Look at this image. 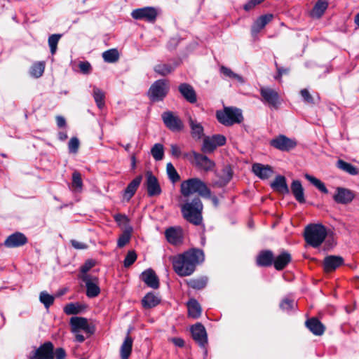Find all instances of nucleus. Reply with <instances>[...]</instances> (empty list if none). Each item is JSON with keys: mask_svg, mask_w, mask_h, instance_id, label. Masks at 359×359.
I'll return each instance as SVG.
<instances>
[{"mask_svg": "<svg viewBox=\"0 0 359 359\" xmlns=\"http://www.w3.org/2000/svg\"><path fill=\"white\" fill-rule=\"evenodd\" d=\"M131 16L135 20L154 22L157 16L156 10L153 7H144L133 10Z\"/></svg>", "mask_w": 359, "mask_h": 359, "instance_id": "14", "label": "nucleus"}, {"mask_svg": "<svg viewBox=\"0 0 359 359\" xmlns=\"http://www.w3.org/2000/svg\"><path fill=\"white\" fill-rule=\"evenodd\" d=\"M133 343V339L128 334L121 346L120 355L121 359H128L132 351Z\"/></svg>", "mask_w": 359, "mask_h": 359, "instance_id": "33", "label": "nucleus"}, {"mask_svg": "<svg viewBox=\"0 0 359 359\" xmlns=\"http://www.w3.org/2000/svg\"><path fill=\"white\" fill-rule=\"evenodd\" d=\"M160 303V299L158 296L153 293H148L142 300V304L144 308H152L157 306Z\"/></svg>", "mask_w": 359, "mask_h": 359, "instance_id": "37", "label": "nucleus"}, {"mask_svg": "<svg viewBox=\"0 0 359 359\" xmlns=\"http://www.w3.org/2000/svg\"><path fill=\"white\" fill-rule=\"evenodd\" d=\"M45 69V63L43 62H38L34 63L30 69V74L35 78H39L42 76Z\"/></svg>", "mask_w": 359, "mask_h": 359, "instance_id": "41", "label": "nucleus"}, {"mask_svg": "<svg viewBox=\"0 0 359 359\" xmlns=\"http://www.w3.org/2000/svg\"><path fill=\"white\" fill-rule=\"evenodd\" d=\"M67 353L63 348H57L54 351V358L55 359H65Z\"/></svg>", "mask_w": 359, "mask_h": 359, "instance_id": "58", "label": "nucleus"}, {"mask_svg": "<svg viewBox=\"0 0 359 359\" xmlns=\"http://www.w3.org/2000/svg\"><path fill=\"white\" fill-rule=\"evenodd\" d=\"M344 262V259L340 256L330 255L325 258L323 262L324 270L326 272L334 271L337 267L341 266Z\"/></svg>", "mask_w": 359, "mask_h": 359, "instance_id": "22", "label": "nucleus"}, {"mask_svg": "<svg viewBox=\"0 0 359 359\" xmlns=\"http://www.w3.org/2000/svg\"><path fill=\"white\" fill-rule=\"evenodd\" d=\"M273 16L272 14H266L258 18L254 22L251 32L253 36L257 34L269 22Z\"/></svg>", "mask_w": 359, "mask_h": 359, "instance_id": "24", "label": "nucleus"}, {"mask_svg": "<svg viewBox=\"0 0 359 359\" xmlns=\"http://www.w3.org/2000/svg\"><path fill=\"white\" fill-rule=\"evenodd\" d=\"M300 94L302 97H303L304 100L308 103H313V99L312 96L311 95L310 93L306 89H302L300 91Z\"/></svg>", "mask_w": 359, "mask_h": 359, "instance_id": "57", "label": "nucleus"}, {"mask_svg": "<svg viewBox=\"0 0 359 359\" xmlns=\"http://www.w3.org/2000/svg\"><path fill=\"white\" fill-rule=\"evenodd\" d=\"M305 178L309 181L312 184H313L317 189H318L320 191L327 194L328 190L325 187V184L318 179L316 178L315 177L310 175L309 174H306Z\"/></svg>", "mask_w": 359, "mask_h": 359, "instance_id": "43", "label": "nucleus"}, {"mask_svg": "<svg viewBox=\"0 0 359 359\" xmlns=\"http://www.w3.org/2000/svg\"><path fill=\"white\" fill-rule=\"evenodd\" d=\"M56 121L57 126L60 128L64 127L66 125V121L62 116H57Z\"/></svg>", "mask_w": 359, "mask_h": 359, "instance_id": "64", "label": "nucleus"}, {"mask_svg": "<svg viewBox=\"0 0 359 359\" xmlns=\"http://www.w3.org/2000/svg\"><path fill=\"white\" fill-rule=\"evenodd\" d=\"M273 260V252L270 250L261 252L257 257V264L260 266H269Z\"/></svg>", "mask_w": 359, "mask_h": 359, "instance_id": "32", "label": "nucleus"}, {"mask_svg": "<svg viewBox=\"0 0 359 359\" xmlns=\"http://www.w3.org/2000/svg\"><path fill=\"white\" fill-rule=\"evenodd\" d=\"M82 185L81 174L79 172H74L72 175V186L76 189H81Z\"/></svg>", "mask_w": 359, "mask_h": 359, "instance_id": "54", "label": "nucleus"}, {"mask_svg": "<svg viewBox=\"0 0 359 359\" xmlns=\"http://www.w3.org/2000/svg\"><path fill=\"white\" fill-rule=\"evenodd\" d=\"M260 94L262 97V100L264 103L275 109L278 108L280 104V97L276 90L269 87H262Z\"/></svg>", "mask_w": 359, "mask_h": 359, "instance_id": "10", "label": "nucleus"}, {"mask_svg": "<svg viewBox=\"0 0 359 359\" xmlns=\"http://www.w3.org/2000/svg\"><path fill=\"white\" fill-rule=\"evenodd\" d=\"M146 187L149 196H158L161 193V189L157 178L151 172L146 173Z\"/></svg>", "mask_w": 359, "mask_h": 359, "instance_id": "17", "label": "nucleus"}, {"mask_svg": "<svg viewBox=\"0 0 359 359\" xmlns=\"http://www.w3.org/2000/svg\"><path fill=\"white\" fill-rule=\"evenodd\" d=\"M327 236L325 227L320 224L308 225L304 230V238L306 243L313 248L321 245Z\"/></svg>", "mask_w": 359, "mask_h": 359, "instance_id": "4", "label": "nucleus"}, {"mask_svg": "<svg viewBox=\"0 0 359 359\" xmlns=\"http://www.w3.org/2000/svg\"><path fill=\"white\" fill-rule=\"evenodd\" d=\"M69 151L71 153L75 154L77 152L79 147V141L76 137H72L68 144Z\"/></svg>", "mask_w": 359, "mask_h": 359, "instance_id": "55", "label": "nucleus"}, {"mask_svg": "<svg viewBox=\"0 0 359 359\" xmlns=\"http://www.w3.org/2000/svg\"><path fill=\"white\" fill-rule=\"evenodd\" d=\"M203 203L198 197H194L191 201L187 199L181 206V212L184 219L188 222L198 225L202 222Z\"/></svg>", "mask_w": 359, "mask_h": 359, "instance_id": "2", "label": "nucleus"}, {"mask_svg": "<svg viewBox=\"0 0 359 359\" xmlns=\"http://www.w3.org/2000/svg\"><path fill=\"white\" fill-rule=\"evenodd\" d=\"M142 280L149 287L157 289L159 287V280L156 275L155 272L151 269H149L142 273Z\"/></svg>", "mask_w": 359, "mask_h": 359, "instance_id": "23", "label": "nucleus"}, {"mask_svg": "<svg viewBox=\"0 0 359 359\" xmlns=\"http://www.w3.org/2000/svg\"><path fill=\"white\" fill-rule=\"evenodd\" d=\"M174 271L180 276H189L196 267L204 261L203 252L198 249H191L170 257Z\"/></svg>", "mask_w": 359, "mask_h": 359, "instance_id": "1", "label": "nucleus"}, {"mask_svg": "<svg viewBox=\"0 0 359 359\" xmlns=\"http://www.w3.org/2000/svg\"><path fill=\"white\" fill-rule=\"evenodd\" d=\"M169 90V86L165 80L155 81L150 87L148 95L152 101H160L165 97Z\"/></svg>", "mask_w": 359, "mask_h": 359, "instance_id": "6", "label": "nucleus"}, {"mask_svg": "<svg viewBox=\"0 0 359 359\" xmlns=\"http://www.w3.org/2000/svg\"><path fill=\"white\" fill-rule=\"evenodd\" d=\"M93 96L98 108L102 109L104 106V93L97 87L93 88Z\"/></svg>", "mask_w": 359, "mask_h": 359, "instance_id": "38", "label": "nucleus"}, {"mask_svg": "<svg viewBox=\"0 0 359 359\" xmlns=\"http://www.w3.org/2000/svg\"><path fill=\"white\" fill-rule=\"evenodd\" d=\"M82 280L86 283V295L88 297H95L100 294V290L98 287V279L89 274L81 276Z\"/></svg>", "mask_w": 359, "mask_h": 359, "instance_id": "15", "label": "nucleus"}, {"mask_svg": "<svg viewBox=\"0 0 359 359\" xmlns=\"http://www.w3.org/2000/svg\"><path fill=\"white\" fill-rule=\"evenodd\" d=\"M72 333L74 334L76 341L80 342V343L84 341L86 338L83 334H81V331H77L76 332H72Z\"/></svg>", "mask_w": 359, "mask_h": 359, "instance_id": "63", "label": "nucleus"}, {"mask_svg": "<svg viewBox=\"0 0 359 359\" xmlns=\"http://www.w3.org/2000/svg\"><path fill=\"white\" fill-rule=\"evenodd\" d=\"M165 126L172 132H180L184 129V123L175 113L166 111L161 115Z\"/></svg>", "mask_w": 359, "mask_h": 359, "instance_id": "8", "label": "nucleus"}, {"mask_svg": "<svg viewBox=\"0 0 359 359\" xmlns=\"http://www.w3.org/2000/svg\"><path fill=\"white\" fill-rule=\"evenodd\" d=\"M216 117L220 123L226 126L240 123L243 119L241 111L234 107H224L223 111H217Z\"/></svg>", "mask_w": 359, "mask_h": 359, "instance_id": "5", "label": "nucleus"}, {"mask_svg": "<svg viewBox=\"0 0 359 359\" xmlns=\"http://www.w3.org/2000/svg\"><path fill=\"white\" fill-rule=\"evenodd\" d=\"M226 143V137L222 135H215L206 137L203 140L201 150L204 153H211L217 147L223 146Z\"/></svg>", "mask_w": 359, "mask_h": 359, "instance_id": "12", "label": "nucleus"}, {"mask_svg": "<svg viewBox=\"0 0 359 359\" xmlns=\"http://www.w3.org/2000/svg\"><path fill=\"white\" fill-rule=\"evenodd\" d=\"M184 158L191 161V156L194 158V163L196 166L204 170L205 171L212 170L215 168V163L205 155L198 154L194 151L190 153L183 154Z\"/></svg>", "mask_w": 359, "mask_h": 359, "instance_id": "7", "label": "nucleus"}, {"mask_svg": "<svg viewBox=\"0 0 359 359\" xmlns=\"http://www.w3.org/2000/svg\"><path fill=\"white\" fill-rule=\"evenodd\" d=\"M131 238V229H126L119 236L117 241V245L118 248L124 247L129 243Z\"/></svg>", "mask_w": 359, "mask_h": 359, "instance_id": "47", "label": "nucleus"}, {"mask_svg": "<svg viewBox=\"0 0 359 359\" xmlns=\"http://www.w3.org/2000/svg\"><path fill=\"white\" fill-rule=\"evenodd\" d=\"M271 187L276 191L283 194H288L290 189L286 183V179L283 175H278L271 182Z\"/></svg>", "mask_w": 359, "mask_h": 359, "instance_id": "26", "label": "nucleus"}, {"mask_svg": "<svg viewBox=\"0 0 359 359\" xmlns=\"http://www.w3.org/2000/svg\"><path fill=\"white\" fill-rule=\"evenodd\" d=\"M327 6L328 2L327 0H318L314 5L311 15L313 18H320L327 8Z\"/></svg>", "mask_w": 359, "mask_h": 359, "instance_id": "34", "label": "nucleus"}, {"mask_svg": "<svg viewBox=\"0 0 359 359\" xmlns=\"http://www.w3.org/2000/svg\"><path fill=\"white\" fill-rule=\"evenodd\" d=\"M29 359H54V346L50 341H46L39 346Z\"/></svg>", "mask_w": 359, "mask_h": 359, "instance_id": "11", "label": "nucleus"}, {"mask_svg": "<svg viewBox=\"0 0 359 359\" xmlns=\"http://www.w3.org/2000/svg\"><path fill=\"white\" fill-rule=\"evenodd\" d=\"M177 65V64L159 63L154 67V70L161 76H166L170 74Z\"/></svg>", "mask_w": 359, "mask_h": 359, "instance_id": "36", "label": "nucleus"}, {"mask_svg": "<svg viewBox=\"0 0 359 359\" xmlns=\"http://www.w3.org/2000/svg\"><path fill=\"white\" fill-rule=\"evenodd\" d=\"M104 60L109 63H114L118 61L119 58V53L115 48L109 49L102 53Z\"/></svg>", "mask_w": 359, "mask_h": 359, "instance_id": "39", "label": "nucleus"}, {"mask_svg": "<svg viewBox=\"0 0 359 359\" xmlns=\"http://www.w3.org/2000/svg\"><path fill=\"white\" fill-rule=\"evenodd\" d=\"M259 4L255 1V0H250L244 6V9L245 11H250L256 5Z\"/></svg>", "mask_w": 359, "mask_h": 359, "instance_id": "62", "label": "nucleus"}, {"mask_svg": "<svg viewBox=\"0 0 359 359\" xmlns=\"http://www.w3.org/2000/svg\"><path fill=\"white\" fill-rule=\"evenodd\" d=\"M166 171L169 179L173 182L179 181L180 177L171 163H167Z\"/></svg>", "mask_w": 359, "mask_h": 359, "instance_id": "48", "label": "nucleus"}, {"mask_svg": "<svg viewBox=\"0 0 359 359\" xmlns=\"http://www.w3.org/2000/svg\"><path fill=\"white\" fill-rule=\"evenodd\" d=\"M27 243V237L20 232H15L9 236L4 241V245L9 248H18Z\"/></svg>", "mask_w": 359, "mask_h": 359, "instance_id": "18", "label": "nucleus"}, {"mask_svg": "<svg viewBox=\"0 0 359 359\" xmlns=\"http://www.w3.org/2000/svg\"><path fill=\"white\" fill-rule=\"evenodd\" d=\"M189 316L198 318L201 315V307L196 299H191L187 303Z\"/></svg>", "mask_w": 359, "mask_h": 359, "instance_id": "35", "label": "nucleus"}, {"mask_svg": "<svg viewBox=\"0 0 359 359\" xmlns=\"http://www.w3.org/2000/svg\"><path fill=\"white\" fill-rule=\"evenodd\" d=\"M72 246L79 250L86 249L87 248L86 245L83 243L73 240L71 241Z\"/></svg>", "mask_w": 359, "mask_h": 359, "instance_id": "61", "label": "nucleus"}, {"mask_svg": "<svg viewBox=\"0 0 359 359\" xmlns=\"http://www.w3.org/2000/svg\"><path fill=\"white\" fill-rule=\"evenodd\" d=\"M187 284L194 289L201 290L206 285V280L204 278L191 279L187 281Z\"/></svg>", "mask_w": 359, "mask_h": 359, "instance_id": "49", "label": "nucleus"}, {"mask_svg": "<svg viewBox=\"0 0 359 359\" xmlns=\"http://www.w3.org/2000/svg\"><path fill=\"white\" fill-rule=\"evenodd\" d=\"M60 37H61L60 34H52L51 36H49L48 45L50 46V52L52 54H55L56 49H57V43H58V41H59Z\"/></svg>", "mask_w": 359, "mask_h": 359, "instance_id": "50", "label": "nucleus"}, {"mask_svg": "<svg viewBox=\"0 0 359 359\" xmlns=\"http://www.w3.org/2000/svg\"><path fill=\"white\" fill-rule=\"evenodd\" d=\"M70 325L72 332H76L77 331H83L90 337L95 332V328L93 325H90L88 320L83 317H72L70 319Z\"/></svg>", "mask_w": 359, "mask_h": 359, "instance_id": "9", "label": "nucleus"}, {"mask_svg": "<svg viewBox=\"0 0 359 359\" xmlns=\"http://www.w3.org/2000/svg\"><path fill=\"white\" fill-rule=\"evenodd\" d=\"M39 300L46 309H48L53 304L55 297L46 291H42L39 294Z\"/></svg>", "mask_w": 359, "mask_h": 359, "instance_id": "45", "label": "nucleus"}, {"mask_svg": "<svg viewBox=\"0 0 359 359\" xmlns=\"http://www.w3.org/2000/svg\"><path fill=\"white\" fill-rule=\"evenodd\" d=\"M270 144L274 148L283 151L292 149L297 145V142L294 140L288 138L283 135H280L271 140Z\"/></svg>", "mask_w": 359, "mask_h": 359, "instance_id": "13", "label": "nucleus"}, {"mask_svg": "<svg viewBox=\"0 0 359 359\" xmlns=\"http://www.w3.org/2000/svg\"><path fill=\"white\" fill-rule=\"evenodd\" d=\"M193 339L201 347L205 348L208 343L207 332L205 327L201 323H196L191 327Z\"/></svg>", "mask_w": 359, "mask_h": 359, "instance_id": "16", "label": "nucleus"}, {"mask_svg": "<svg viewBox=\"0 0 359 359\" xmlns=\"http://www.w3.org/2000/svg\"><path fill=\"white\" fill-rule=\"evenodd\" d=\"M137 255L135 251H129L126 255L124 259V266L126 267H129L131 266L136 260Z\"/></svg>", "mask_w": 359, "mask_h": 359, "instance_id": "53", "label": "nucleus"}, {"mask_svg": "<svg viewBox=\"0 0 359 359\" xmlns=\"http://www.w3.org/2000/svg\"><path fill=\"white\" fill-rule=\"evenodd\" d=\"M170 151L171 154L175 158H179L182 155L181 149L177 144H171Z\"/></svg>", "mask_w": 359, "mask_h": 359, "instance_id": "59", "label": "nucleus"}, {"mask_svg": "<svg viewBox=\"0 0 359 359\" xmlns=\"http://www.w3.org/2000/svg\"><path fill=\"white\" fill-rule=\"evenodd\" d=\"M306 325L315 335L320 336L325 332V326L316 318L309 319L306 322Z\"/></svg>", "mask_w": 359, "mask_h": 359, "instance_id": "28", "label": "nucleus"}, {"mask_svg": "<svg viewBox=\"0 0 359 359\" xmlns=\"http://www.w3.org/2000/svg\"><path fill=\"white\" fill-rule=\"evenodd\" d=\"M296 305L297 304L294 300L285 299L280 302V307L284 311H290L294 309Z\"/></svg>", "mask_w": 359, "mask_h": 359, "instance_id": "52", "label": "nucleus"}, {"mask_svg": "<svg viewBox=\"0 0 359 359\" xmlns=\"http://www.w3.org/2000/svg\"><path fill=\"white\" fill-rule=\"evenodd\" d=\"M291 261V255L287 252H283L276 257L273 261L274 267L276 270L283 269Z\"/></svg>", "mask_w": 359, "mask_h": 359, "instance_id": "31", "label": "nucleus"}, {"mask_svg": "<svg viewBox=\"0 0 359 359\" xmlns=\"http://www.w3.org/2000/svg\"><path fill=\"white\" fill-rule=\"evenodd\" d=\"M337 167L353 175H357L358 173V169L355 166L342 160H339L337 161Z\"/></svg>", "mask_w": 359, "mask_h": 359, "instance_id": "42", "label": "nucleus"}, {"mask_svg": "<svg viewBox=\"0 0 359 359\" xmlns=\"http://www.w3.org/2000/svg\"><path fill=\"white\" fill-rule=\"evenodd\" d=\"M91 66L88 62H81L79 64V69L83 74L89 73Z\"/></svg>", "mask_w": 359, "mask_h": 359, "instance_id": "60", "label": "nucleus"}, {"mask_svg": "<svg viewBox=\"0 0 359 359\" xmlns=\"http://www.w3.org/2000/svg\"><path fill=\"white\" fill-rule=\"evenodd\" d=\"M188 121L191 128V135L192 137L196 140H200L204 135L203 126L201 123L191 117H189Z\"/></svg>", "mask_w": 359, "mask_h": 359, "instance_id": "29", "label": "nucleus"}, {"mask_svg": "<svg viewBox=\"0 0 359 359\" xmlns=\"http://www.w3.org/2000/svg\"><path fill=\"white\" fill-rule=\"evenodd\" d=\"M167 241L172 245H179L182 242V230L180 227H170L165 231Z\"/></svg>", "mask_w": 359, "mask_h": 359, "instance_id": "20", "label": "nucleus"}, {"mask_svg": "<svg viewBox=\"0 0 359 359\" xmlns=\"http://www.w3.org/2000/svg\"><path fill=\"white\" fill-rule=\"evenodd\" d=\"M142 180V175H138L128 184L123 193V198L129 201L133 196L137 187L140 186Z\"/></svg>", "mask_w": 359, "mask_h": 359, "instance_id": "27", "label": "nucleus"}, {"mask_svg": "<svg viewBox=\"0 0 359 359\" xmlns=\"http://www.w3.org/2000/svg\"><path fill=\"white\" fill-rule=\"evenodd\" d=\"M178 88L180 93L188 102L190 103H195L196 102V92L191 85L184 83L180 85Z\"/></svg>", "mask_w": 359, "mask_h": 359, "instance_id": "25", "label": "nucleus"}, {"mask_svg": "<svg viewBox=\"0 0 359 359\" xmlns=\"http://www.w3.org/2000/svg\"><path fill=\"white\" fill-rule=\"evenodd\" d=\"M64 311L67 315L77 314L81 312V307L79 304L70 303L65 306Z\"/></svg>", "mask_w": 359, "mask_h": 359, "instance_id": "51", "label": "nucleus"}, {"mask_svg": "<svg viewBox=\"0 0 359 359\" xmlns=\"http://www.w3.org/2000/svg\"><path fill=\"white\" fill-rule=\"evenodd\" d=\"M305 178L309 181L312 184H313L317 189H318L320 191L327 194L328 190L325 187V184L318 179L316 178L315 177L310 175L309 174H306Z\"/></svg>", "mask_w": 359, "mask_h": 359, "instance_id": "44", "label": "nucleus"}, {"mask_svg": "<svg viewBox=\"0 0 359 359\" xmlns=\"http://www.w3.org/2000/svg\"><path fill=\"white\" fill-rule=\"evenodd\" d=\"M151 154L156 161H161L164 156V147L162 144H155L151 149Z\"/></svg>", "mask_w": 359, "mask_h": 359, "instance_id": "40", "label": "nucleus"}, {"mask_svg": "<svg viewBox=\"0 0 359 359\" xmlns=\"http://www.w3.org/2000/svg\"><path fill=\"white\" fill-rule=\"evenodd\" d=\"M291 191L294 196L295 199L299 203H304V193L302 185L299 180H294L291 184Z\"/></svg>", "mask_w": 359, "mask_h": 359, "instance_id": "30", "label": "nucleus"}, {"mask_svg": "<svg viewBox=\"0 0 359 359\" xmlns=\"http://www.w3.org/2000/svg\"><path fill=\"white\" fill-rule=\"evenodd\" d=\"M333 198L337 203L348 204L354 198V194L348 189L337 187L336 189V194L334 195Z\"/></svg>", "mask_w": 359, "mask_h": 359, "instance_id": "19", "label": "nucleus"}, {"mask_svg": "<svg viewBox=\"0 0 359 359\" xmlns=\"http://www.w3.org/2000/svg\"><path fill=\"white\" fill-rule=\"evenodd\" d=\"M180 191L183 196L189 197L190 195L197 193L202 197L210 198V190L206 184L198 178H191L183 181L181 183Z\"/></svg>", "mask_w": 359, "mask_h": 359, "instance_id": "3", "label": "nucleus"}, {"mask_svg": "<svg viewBox=\"0 0 359 359\" xmlns=\"http://www.w3.org/2000/svg\"><path fill=\"white\" fill-rule=\"evenodd\" d=\"M95 266V262L93 260H87L81 266V271L82 275L87 274V272Z\"/></svg>", "mask_w": 359, "mask_h": 359, "instance_id": "56", "label": "nucleus"}, {"mask_svg": "<svg viewBox=\"0 0 359 359\" xmlns=\"http://www.w3.org/2000/svg\"><path fill=\"white\" fill-rule=\"evenodd\" d=\"M252 172L262 180L269 178L273 173L271 166L261 163H254L252 165Z\"/></svg>", "mask_w": 359, "mask_h": 359, "instance_id": "21", "label": "nucleus"}, {"mask_svg": "<svg viewBox=\"0 0 359 359\" xmlns=\"http://www.w3.org/2000/svg\"><path fill=\"white\" fill-rule=\"evenodd\" d=\"M220 72L224 76H227L229 78H231V79H236V80H237L241 83H244V79H243V78L241 76L234 73L231 69H229V68H228L226 67L222 66L220 67Z\"/></svg>", "mask_w": 359, "mask_h": 359, "instance_id": "46", "label": "nucleus"}]
</instances>
